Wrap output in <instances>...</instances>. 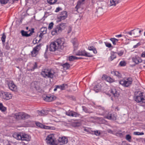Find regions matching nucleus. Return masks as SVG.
Returning <instances> with one entry per match:
<instances>
[{
	"mask_svg": "<svg viewBox=\"0 0 145 145\" xmlns=\"http://www.w3.org/2000/svg\"><path fill=\"white\" fill-rule=\"evenodd\" d=\"M65 42L64 38H59L50 44L49 50L50 51H56L61 52L64 48L63 44Z\"/></svg>",
	"mask_w": 145,
	"mask_h": 145,
	"instance_id": "nucleus-1",
	"label": "nucleus"
},
{
	"mask_svg": "<svg viewBox=\"0 0 145 145\" xmlns=\"http://www.w3.org/2000/svg\"><path fill=\"white\" fill-rule=\"evenodd\" d=\"M55 72L54 71L51 69H43L41 72V75L43 77L52 78L54 76Z\"/></svg>",
	"mask_w": 145,
	"mask_h": 145,
	"instance_id": "nucleus-2",
	"label": "nucleus"
},
{
	"mask_svg": "<svg viewBox=\"0 0 145 145\" xmlns=\"http://www.w3.org/2000/svg\"><path fill=\"white\" fill-rule=\"evenodd\" d=\"M13 137L18 140L29 141L31 137L28 135L23 133H14Z\"/></svg>",
	"mask_w": 145,
	"mask_h": 145,
	"instance_id": "nucleus-3",
	"label": "nucleus"
},
{
	"mask_svg": "<svg viewBox=\"0 0 145 145\" xmlns=\"http://www.w3.org/2000/svg\"><path fill=\"white\" fill-rule=\"evenodd\" d=\"M65 23L61 24L56 26L52 31V34L54 35L56 34H57L60 33L65 29Z\"/></svg>",
	"mask_w": 145,
	"mask_h": 145,
	"instance_id": "nucleus-4",
	"label": "nucleus"
},
{
	"mask_svg": "<svg viewBox=\"0 0 145 145\" xmlns=\"http://www.w3.org/2000/svg\"><path fill=\"white\" fill-rule=\"evenodd\" d=\"M133 82V80L131 78L123 79L119 82V83L123 86L128 87L131 85Z\"/></svg>",
	"mask_w": 145,
	"mask_h": 145,
	"instance_id": "nucleus-5",
	"label": "nucleus"
},
{
	"mask_svg": "<svg viewBox=\"0 0 145 145\" xmlns=\"http://www.w3.org/2000/svg\"><path fill=\"white\" fill-rule=\"evenodd\" d=\"M14 117L18 120H20L21 119H25L30 118L31 116L27 114L21 112L14 114Z\"/></svg>",
	"mask_w": 145,
	"mask_h": 145,
	"instance_id": "nucleus-6",
	"label": "nucleus"
},
{
	"mask_svg": "<svg viewBox=\"0 0 145 145\" xmlns=\"http://www.w3.org/2000/svg\"><path fill=\"white\" fill-rule=\"evenodd\" d=\"M135 101L137 103H145V99L143 97L142 93L140 91H138L137 93H135Z\"/></svg>",
	"mask_w": 145,
	"mask_h": 145,
	"instance_id": "nucleus-7",
	"label": "nucleus"
},
{
	"mask_svg": "<svg viewBox=\"0 0 145 145\" xmlns=\"http://www.w3.org/2000/svg\"><path fill=\"white\" fill-rule=\"evenodd\" d=\"M142 31L138 28L134 29L131 30L130 31L126 32V33L129 34L130 35H132L133 34L135 37H138L140 36Z\"/></svg>",
	"mask_w": 145,
	"mask_h": 145,
	"instance_id": "nucleus-8",
	"label": "nucleus"
},
{
	"mask_svg": "<svg viewBox=\"0 0 145 145\" xmlns=\"http://www.w3.org/2000/svg\"><path fill=\"white\" fill-rule=\"evenodd\" d=\"M47 144L49 145H56L54 138V136L52 135H48L46 139Z\"/></svg>",
	"mask_w": 145,
	"mask_h": 145,
	"instance_id": "nucleus-9",
	"label": "nucleus"
},
{
	"mask_svg": "<svg viewBox=\"0 0 145 145\" xmlns=\"http://www.w3.org/2000/svg\"><path fill=\"white\" fill-rule=\"evenodd\" d=\"M67 17V12L66 11L61 12L58 16L57 22H58L62 20L65 19Z\"/></svg>",
	"mask_w": 145,
	"mask_h": 145,
	"instance_id": "nucleus-10",
	"label": "nucleus"
},
{
	"mask_svg": "<svg viewBox=\"0 0 145 145\" xmlns=\"http://www.w3.org/2000/svg\"><path fill=\"white\" fill-rule=\"evenodd\" d=\"M75 54L77 56H84L89 57L93 56L91 54L86 52L85 50H80L77 53H76Z\"/></svg>",
	"mask_w": 145,
	"mask_h": 145,
	"instance_id": "nucleus-11",
	"label": "nucleus"
},
{
	"mask_svg": "<svg viewBox=\"0 0 145 145\" xmlns=\"http://www.w3.org/2000/svg\"><path fill=\"white\" fill-rule=\"evenodd\" d=\"M41 46V44H39L35 47L31 52V55L33 57H35L38 54Z\"/></svg>",
	"mask_w": 145,
	"mask_h": 145,
	"instance_id": "nucleus-12",
	"label": "nucleus"
},
{
	"mask_svg": "<svg viewBox=\"0 0 145 145\" xmlns=\"http://www.w3.org/2000/svg\"><path fill=\"white\" fill-rule=\"evenodd\" d=\"M59 143L60 145H63L68 142V139L65 137H59L58 139Z\"/></svg>",
	"mask_w": 145,
	"mask_h": 145,
	"instance_id": "nucleus-13",
	"label": "nucleus"
},
{
	"mask_svg": "<svg viewBox=\"0 0 145 145\" xmlns=\"http://www.w3.org/2000/svg\"><path fill=\"white\" fill-rule=\"evenodd\" d=\"M8 85L9 88L12 91H15L16 89V86L12 81H9L8 82Z\"/></svg>",
	"mask_w": 145,
	"mask_h": 145,
	"instance_id": "nucleus-14",
	"label": "nucleus"
},
{
	"mask_svg": "<svg viewBox=\"0 0 145 145\" xmlns=\"http://www.w3.org/2000/svg\"><path fill=\"white\" fill-rule=\"evenodd\" d=\"M117 116L116 114H112L108 113L105 116V118L108 119L115 120L116 119Z\"/></svg>",
	"mask_w": 145,
	"mask_h": 145,
	"instance_id": "nucleus-15",
	"label": "nucleus"
},
{
	"mask_svg": "<svg viewBox=\"0 0 145 145\" xmlns=\"http://www.w3.org/2000/svg\"><path fill=\"white\" fill-rule=\"evenodd\" d=\"M34 29H32L31 31H30V33L29 34L27 33V32L23 30H21V33L22 36L23 37H29L31 36V35L33 34V33L34 32Z\"/></svg>",
	"mask_w": 145,
	"mask_h": 145,
	"instance_id": "nucleus-16",
	"label": "nucleus"
},
{
	"mask_svg": "<svg viewBox=\"0 0 145 145\" xmlns=\"http://www.w3.org/2000/svg\"><path fill=\"white\" fill-rule=\"evenodd\" d=\"M97 114L101 115H104L106 113V111L103 107L100 106L98 107Z\"/></svg>",
	"mask_w": 145,
	"mask_h": 145,
	"instance_id": "nucleus-17",
	"label": "nucleus"
},
{
	"mask_svg": "<svg viewBox=\"0 0 145 145\" xmlns=\"http://www.w3.org/2000/svg\"><path fill=\"white\" fill-rule=\"evenodd\" d=\"M132 60L136 64H138L142 62V59L138 56H135L132 58Z\"/></svg>",
	"mask_w": 145,
	"mask_h": 145,
	"instance_id": "nucleus-18",
	"label": "nucleus"
},
{
	"mask_svg": "<svg viewBox=\"0 0 145 145\" xmlns=\"http://www.w3.org/2000/svg\"><path fill=\"white\" fill-rule=\"evenodd\" d=\"M44 99L46 101L50 102L54 100V96L50 95H46L45 97H43Z\"/></svg>",
	"mask_w": 145,
	"mask_h": 145,
	"instance_id": "nucleus-19",
	"label": "nucleus"
},
{
	"mask_svg": "<svg viewBox=\"0 0 145 145\" xmlns=\"http://www.w3.org/2000/svg\"><path fill=\"white\" fill-rule=\"evenodd\" d=\"M72 42L74 46V51L77 49L78 45L77 39L76 38H74L72 40Z\"/></svg>",
	"mask_w": 145,
	"mask_h": 145,
	"instance_id": "nucleus-20",
	"label": "nucleus"
},
{
	"mask_svg": "<svg viewBox=\"0 0 145 145\" xmlns=\"http://www.w3.org/2000/svg\"><path fill=\"white\" fill-rule=\"evenodd\" d=\"M4 98L6 100H8L11 98L12 95L9 93L4 92L3 93Z\"/></svg>",
	"mask_w": 145,
	"mask_h": 145,
	"instance_id": "nucleus-21",
	"label": "nucleus"
},
{
	"mask_svg": "<svg viewBox=\"0 0 145 145\" xmlns=\"http://www.w3.org/2000/svg\"><path fill=\"white\" fill-rule=\"evenodd\" d=\"M111 92L113 96L115 97H118L119 95V94L115 89H111Z\"/></svg>",
	"mask_w": 145,
	"mask_h": 145,
	"instance_id": "nucleus-22",
	"label": "nucleus"
},
{
	"mask_svg": "<svg viewBox=\"0 0 145 145\" xmlns=\"http://www.w3.org/2000/svg\"><path fill=\"white\" fill-rule=\"evenodd\" d=\"M37 112L39 115L41 116H44L47 114V110H42L41 111L38 110Z\"/></svg>",
	"mask_w": 145,
	"mask_h": 145,
	"instance_id": "nucleus-23",
	"label": "nucleus"
},
{
	"mask_svg": "<svg viewBox=\"0 0 145 145\" xmlns=\"http://www.w3.org/2000/svg\"><path fill=\"white\" fill-rule=\"evenodd\" d=\"M84 1V0H79L77 3V4L75 7V8L76 9V10L77 11L78 9L80 8V5L81 3Z\"/></svg>",
	"mask_w": 145,
	"mask_h": 145,
	"instance_id": "nucleus-24",
	"label": "nucleus"
},
{
	"mask_svg": "<svg viewBox=\"0 0 145 145\" xmlns=\"http://www.w3.org/2000/svg\"><path fill=\"white\" fill-rule=\"evenodd\" d=\"M67 85L66 84H64L61 85L57 86V88L60 89L61 90L64 89H65L67 88Z\"/></svg>",
	"mask_w": 145,
	"mask_h": 145,
	"instance_id": "nucleus-25",
	"label": "nucleus"
},
{
	"mask_svg": "<svg viewBox=\"0 0 145 145\" xmlns=\"http://www.w3.org/2000/svg\"><path fill=\"white\" fill-rule=\"evenodd\" d=\"M118 3V1L115 0H110V3L109 4L110 6H116V4Z\"/></svg>",
	"mask_w": 145,
	"mask_h": 145,
	"instance_id": "nucleus-26",
	"label": "nucleus"
},
{
	"mask_svg": "<svg viewBox=\"0 0 145 145\" xmlns=\"http://www.w3.org/2000/svg\"><path fill=\"white\" fill-rule=\"evenodd\" d=\"M101 87L100 85H96L94 88V90L96 92H97L101 90Z\"/></svg>",
	"mask_w": 145,
	"mask_h": 145,
	"instance_id": "nucleus-27",
	"label": "nucleus"
},
{
	"mask_svg": "<svg viewBox=\"0 0 145 145\" xmlns=\"http://www.w3.org/2000/svg\"><path fill=\"white\" fill-rule=\"evenodd\" d=\"M110 40L112 42L113 44L115 45L117 42H118V40L115 38H111Z\"/></svg>",
	"mask_w": 145,
	"mask_h": 145,
	"instance_id": "nucleus-28",
	"label": "nucleus"
},
{
	"mask_svg": "<svg viewBox=\"0 0 145 145\" xmlns=\"http://www.w3.org/2000/svg\"><path fill=\"white\" fill-rule=\"evenodd\" d=\"M112 74H114L115 75L117 76L118 78H120L121 77V75L120 73H119L118 71H113L111 72Z\"/></svg>",
	"mask_w": 145,
	"mask_h": 145,
	"instance_id": "nucleus-29",
	"label": "nucleus"
},
{
	"mask_svg": "<svg viewBox=\"0 0 145 145\" xmlns=\"http://www.w3.org/2000/svg\"><path fill=\"white\" fill-rule=\"evenodd\" d=\"M63 66L65 70L68 69L70 67V65L67 63L64 64Z\"/></svg>",
	"mask_w": 145,
	"mask_h": 145,
	"instance_id": "nucleus-30",
	"label": "nucleus"
},
{
	"mask_svg": "<svg viewBox=\"0 0 145 145\" xmlns=\"http://www.w3.org/2000/svg\"><path fill=\"white\" fill-rule=\"evenodd\" d=\"M47 28L46 27H43L41 28L40 32H42L43 34H46V33Z\"/></svg>",
	"mask_w": 145,
	"mask_h": 145,
	"instance_id": "nucleus-31",
	"label": "nucleus"
},
{
	"mask_svg": "<svg viewBox=\"0 0 145 145\" xmlns=\"http://www.w3.org/2000/svg\"><path fill=\"white\" fill-rule=\"evenodd\" d=\"M11 0H0V3L1 4H5L10 2Z\"/></svg>",
	"mask_w": 145,
	"mask_h": 145,
	"instance_id": "nucleus-32",
	"label": "nucleus"
},
{
	"mask_svg": "<svg viewBox=\"0 0 145 145\" xmlns=\"http://www.w3.org/2000/svg\"><path fill=\"white\" fill-rule=\"evenodd\" d=\"M47 2L50 5L55 3L57 1V0H47Z\"/></svg>",
	"mask_w": 145,
	"mask_h": 145,
	"instance_id": "nucleus-33",
	"label": "nucleus"
},
{
	"mask_svg": "<svg viewBox=\"0 0 145 145\" xmlns=\"http://www.w3.org/2000/svg\"><path fill=\"white\" fill-rule=\"evenodd\" d=\"M0 110L2 111H5L6 110V108L4 106L2 103H0Z\"/></svg>",
	"mask_w": 145,
	"mask_h": 145,
	"instance_id": "nucleus-34",
	"label": "nucleus"
},
{
	"mask_svg": "<svg viewBox=\"0 0 145 145\" xmlns=\"http://www.w3.org/2000/svg\"><path fill=\"white\" fill-rule=\"evenodd\" d=\"M6 37V36L5 35V33H3L2 34V37L1 38V40L3 44H4V43L5 42Z\"/></svg>",
	"mask_w": 145,
	"mask_h": 145,
	"instance_id": "nucleus-35",
	"label": "nucleus"
},
{
	"mask_svg": "<svg viewBox=\"0 0 145 145\" xmlns=\"http://www.w3.org/2000/svg\"><path fill=\"white\" fill-rule=\"evenodd\" d=\"M79 114L73 111L71 116L73 117H77L79 116Z\"/></svg>",
	"mask_w": 145,
	"mask_h": 145,
	"instance_id": "nucleus-36",
	"label": "nucleus"
},
{
	"mask_svg": "<svg viewBox=\"0 0 145 145\" xmlns=\"http://www.w3.org/2000/svg\"><path fill=\"white\" fill-rule=\"evenodd\" d=\"M36 125L38 127L40 128H43L44 127V125L42 123L39 122H37L36 123Z\"/></svg>",
	"mask_w": 145,
	"mask_h": 145,
	"instance_id": "nucleus-37",
	"label": "nucleus"
},
{
	"mask_svg": "<svg viewBox=\"0 0 145 145\" xmlns=\"http://www.w3.org/2000/svg\"><path fill=\"white\" fill-rule=\"evenodd\" d=\"M105 44L107 47L110 48L112 47L111 44L109 42H104Z\"/></svg>",
	"mask_w": 145,
	"mask_h": 145,
	"instance_id": "nucleus-38",
	"label": "nucleus"
},
{
	"mask_svg": "<svg viewBox=\"0 0 145 145\" xmlns=\"http://www.w3.org/2000/svg\"><path fill=\"white\" fill-rule=\"evenodd\" d=\"M72 112V111L69 110L68 111L66 112V114L68 116H71Z\"/></svg>",
	"mask_w": 145,
	"mask_h": 145,
	"instance_id": "nucleus-39",
	"label": "nucleus"
},
{
	"mask_svg": "<svg viewBox=\"0 0 145 145\" xmlns=\"http://www.w3.org/2000/svg\"><path fill=\"white\" fill-rule=\"evenodd\" d=\"M93 134H94L97 136H99L100 134V132L99 131H94L92 132Z\"/></svg>",
	"mask_w": 145,
	"mask_h": 145,
	"instance_id": "nucleus-40",
	"label": "nucleus"
},
{
	"mask_svg": "<svg viewBox=\"0 0 145 145\" xmlns=\"http://www.w3.org/2000/svg\"><path fill=\"white\" fill-rule=\"evenodd\" d=\"M5 48L7 50H9L10 48V46L9 43L8 42H7L6 43V45L5 46Z\"/></svg>",
	"mask_w": 145,
	"mask_h": 145,
	"instance_id": "nucleus-41",
	"label": "nucleus"
},
{
	"mask_svg": "<svg viewBox=\"0 0 145 145\" xmlns=\"http://www.w3.org/2000/svg\"><path fill=\"white\" fill-rule=\"evenodd\" d=\"M82 108L83 110L86 113H90L92 112L88 111L87 109L85 106H82Z\"/></svg>",
	"mask_w": 145,
	"mask_h": 145,
	"instance_id": "nucleus-42",
	"label": "nucleus"
},
{
	"mask_svg": "<svg viewBox=\"0 0 145 145\" xmlns=\"http://www.w3.org/2000/svg\"><path fill=\"white\" fill-rule=\"evenodd\" d=\"M54 25V24L53 22H52L50 23L48 27V29H52L53 28V26Z\"/></svg>",
	"mask_w": 145,
	"mask_h": 145,
	"instance_id": "nucleus-43",
	"label": "nucleus"
},
{
	"mask_svg": "<svg viewBox=\"0 0 145 145\" xmlns=\"http://www.w3.org/2000/svg\"><path fill=\"white\" fill-rule=\"evenodd\" d=\"M144 134V133L143 132L140 133L139 132H134V135H142Z\"/></svg>",
	"mask_w": 145,
	"mask_h": 145,
	"instance_id": "nucleus-44",
	"label": "nucleus"
},
{
	"mask_svg": "<svg viewBox=\"0 0 145 145\" xmlns=\"http://www.w3.org/2000/svg\"><path fill=\"white\" fill-rule=\"evenodd\" d=\"M126 139L127 140L130 142V140L131 139V137L129 135H127L126 136Z\"/></svg>",
	"mask_w": 145,
	"mask_h": 145,
	"instance_id": "nucleus-45",
	"label": "nucleus"
},
{
	"mask_svg": "<svg viewBox=\"0 0 145 145\" xmlns=\"http://www.w3.org/2000/svg\"><path fill=\"white\" fill-rule=\"evenodd\" d=\"M119 64L121 66H124L125 65L126 63L124 61H121L120 62Z\"/></svg>",
	"mask_w": 145,
	"mask_h": 145,
	"instance_id": "nucleus-46",
	"label": "nucleus"
},
{
	"mask_svg": "<svg viewBox=\"0 0 145 145\" xmlns=\"http://www.w3.org/2000/svg\"><path fill=\"white\" fill-rule=\"evenodd\" d=\"M37 68V63L35 62L33 65V67L31 69V70L32 71H34L35 69H36Z\"/></svg>",
	"mask_w": 145,
	"mask_h": 145,
	"instance_id": "nucleus-47",
	"label": "nucleus"
},
{
	"mask_svg": "<svg viewBox=\"0 0 145 145\" xmlns=\"http://www.w3.org/2000/svg\"><path fill=\"white\" fill-rule=\"evenodd\" d=\"M106 80L108 82H112L113 81V79L109 77H108L106 78Z\"/></svg>",
	"mask_w": 145,
	"mask_h": 145,
	"instance_id": "nucleus-48",
	"label": "nucleus"
},
{
	"mask_svg": "<svg viewBox=\"0 0 145 145\" xmlns=\"http://www.w3.org/2000/svg\"><path fill=\"white\" fill-rule=\"evenodd\" d=\"M37 83H38L37 82H34L32 83L31 85H33L34 87L37 89V87L36 85L37 84Z\"/></svg>",
	"mask_w": 145,
	"mask_h": 145,
	"instance_id": "nucleus-49",
	"label": "nucleus"
},
{
	"mask_svg": "<svg viewBox=\"0 0 145 145\" xmlns=\"http://www.w3.org/2000/svg\"><path fill=\"white\" fill-rule=\"evenodd\" d=\"M69 59L70 61H72L75 60L74 58V56H69Z\"/></svg>",
	"mask_w": 145,
	"mask_h": 145,
	"instance_id": "nucleus-50",
	"label": "nucleus"
},
{
	"mask_svg": "<svg viewBox=\"0 0 145 145\" xmlns=\"http://www.w3.org/2000/svg\"><path fill=\"white\" fill-rule=\"evenodd\" d=\"M111 60L112 61L114 59L116 58V56L114 54H112L110 56Z\"/></svg>",
	"mask_w": 145,
	"mask_h": 145,
	"instance_id": "nucleus-51",
	"label": "nucleus"
},
{
	"mask_svg": "<svg viewBox=\"0 0 145 145\" xmlns=\"http://www.w3.org/2000/svg\"><path fill=\"white\" fill-rule=\"evenodd\" d=\"M62 10V8L59 7H58L55 10V12H58L60 11V10Z\"/></svg>",
	"mask_w": 145,
	"mask_h": 145,
	"instance_id": "nucleus-52",
	"label": "nucleus"
},
{
	"mask_svg": "<svg viewBox=\"0 0 145 145\" xmlns=\"http://www.w3.org/2000/svg\"><path fill=\"white\" fill-rule=\"evenodd\" d=\"M124 134V133L123 132V133H118V136H119L120 137H122L123 136V135Z\"/></svg>",
	"mask_w": 145,
	"mask_h": 145,
	"instance_id": "nucleus-53",
	"label": "nucleus"
},
{
	"mask_svg": "<svg viewBox=\"0 0 145 145\" xmlns=\"http://www.w3.org/2000/svg\"><path fill=\"white\" fill-rule=\"evenodd\" d=\"M140 45V43H138L136 45H134L133 46V48H136L138 47Z\"/></svg>",
	"mask_w": 145,
	"mask_h": 145,
	"instance_id": "nucleus-54",
	"label": "nucleus"
},
{
	"mask_svg": "<svg viewBox=\"0 0 145 145\" xmlns=\"http://www.w3.org/2000/svg\"><path fill=\"white\" fill-rule=\"evenodd\" d=\"M45 129H50V127L49 126H45L44 125V127L43 128Z\"/></svg>",
	"mask_w": 145,
	"mask_h": 145,
	"instance_id": "nucleus-55",
	"label": "nucleus"
},
{
	"mask_svg": "<svg viewBox=\"0 0 145 145\" xmlns=\"http://www.w3.org/2000/svg\"><path fill=\"white\" fill-rule=\"evenodd\" d=\"M118 54L119 56H121L123 55V53L122 51H120V52H118Z\"/></svg>",
	"mask_w": 145,
	"mask_h": 145,
	"instance_id": "nucleus-56",
	"label": "nucleus"
},
{
	"mask_svg": "<svg viewBox=\"0 0 145 145\" xmlns=\"http://www.w3.org/2000/svg\"><path fill=\"white\" fill-rule=\"evenodd\" d=\"M141 57H145V52H143L141 55Z\"/></svg>",
	"mask_w": 145,
	"mask_h": 145,
	"instance_id": "nucleus-57",
	"label": "nucleus"
},
{
	"mask_svg": "<svg viewBox=\"0 0 145 145\" xmlns=\"http://www.w3.org/2000/svg\"><path fill=\"white\" fill-rule=\"evenodd\" d=\"M94 48L93 46H90L88 47V49L90 50H93Z\"/></svg>",
	"mask_w": 145,
	"mask_h": 145,
	"instance_id": "nucleus-58",
	"label": "nucleus"
},
{
	"mask_svg": "<svg viewBox=\"0 0 145 145\" xmlns=\"http://www.w3.org/2000/svg\"><path fill=\"white\" fill-rule=\"evenodd\" d=\"M44 34H43L42 33V32H40V35H39V37H41V38H42V36Z\"/></svg>",
	"mask_w": 145,
	"mask_h": 145,
	"instance_id": "nucleus-59",
	"label": "nucleus"
},
{
	"mask_svg": "<svg viewBox=\"0 0 145 145\" xmlns=\"http://www.w3.org/2000/svg\"><path fill=\"white\" fill-rule=\"evenodd\" d=\"M93 52L94 53V54H96L97 53V50H96L95 49V48H94L93 50Z\"/></svg>",
	"mask_w": 145,
	"mask_h": 145,
	"instance_id": "nucleus-60",
	"label": "nucleus"
},
{
	"mask_svg": "<svg viewBox=\"0 0 145 145\" xmlns=\"http://www.w3.org/2000/svg\"><path fill=\"white\" fill-rule=\"evenodd\" d=\"M122 35L121 34L116 35V37H121L122 36Z\"/></svg>",
	"mask_w": 145,
	"mask_h": 145,
	"instance_id": "nucleus-61",
	"label": "nucleus"
},
{
	"mask_svg": "<svg viewBox=\"0 0 145 145\" xmlns=\"http://www.w3.org/2000/svg\"><path fill=\"white\" fill-rule=\"evenodd\" d=\"M3 55V52L1 51V50H0V56L1 57Z\"/></svg>",
	"mask_w": 145,
	"mask_h": 145,
	"instance_id": "nucleus-62",
	"label": "nucleus"
},
{
	"mask_svg": "<svg viewBox=\"0 0 145 145\" xmlns=\"http://www.w3.org/2000/svg\"><path fill=\"white\" fill-rule=\"evenodd\" d=\"M74 59L75 60V59H80V58H79V57H75V56H74Z\"/></svg>",
	"mask_w": 145,
	"mask_h": 145,
	"instance_id": "nucleus-63",
	"label": "nucleus"
},
{
	"mask_svg": "<svg viewBox=\"0 0 145 145\" xmlns=\"http://www.w3.org/2000/svg\"><path fill=\"white\" fill-rule=\"evenodd\" d=\"M57 89H58V88H57V86H56V88H54V91H56V90H57Z\"/></svg>",
	"mask_w": 145,
	"mask_h": 145,
	"instance_id": "nucleus-64",
	"label": "nucleus"
}]
</instances>
